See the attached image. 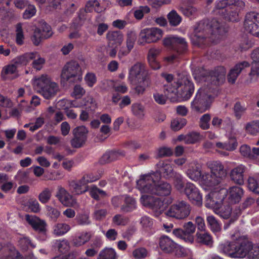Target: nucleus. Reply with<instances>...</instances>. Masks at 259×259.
<instances>
[{
	"mask_svg": "<svg viewBox=\"0 0 259 259\" xmlns=\"http://www.w3.org/2000/svg\"><path fill=\"white\" fill-rule=\"evenodd\" d=\"M227 31L217 19H203L195 26L191 41L193 45L203 49L218 43Z\"/></svg>",
	"mask_w": 259,
	"mask_h": 259,
	"instance_id": "f257e3e1",
	"label": "nucleus"
},
{
	"mask_svg": "<svg viewBox=\"0 0 259 259\" xmlns=\"http://www.w3.org/2000/svg\"><path fill=\"white\" fill-rule=\"evenodd\" d=\"M218 250L232 258H244L247 255L250 258L259 257V246L247 239L220 243Z\"/></svg>",
	"mask_w": 259,
	"mask_h": 259,
	"instance_id": "f03ea898",
	"label": "nucleus"
},
{
	"mask_svg": "<svg viewBox=\"0 0 259 259\" xmlns=\"http://www.w3.org/2000/svg\"><path fill=\"white\" fill-rule=\"evenodd\" d=\"M156 177L152 175H142L137 181V188L141 193H150L159 196H167L171 192L170 184L160 180V176L156 174Z\"/></svg>",
	"mask_w": 259,
	"mask_h": 259,
	"instance_id": "7ed1b4c3",
	"label": "nucleus"
},
{
	"mask_svg": "<svg viewBox=\"0 0 259 259\" xmlns=\"http://www.w3.org/2000/svg\"><path fill=\"white\" fill-rule=\"evenodd\" d=\"M194 84L191 76L187 75H179L176 81L172 84V88L166 90L175 93L178 98L185 101L189 100L194 92Z\"/></svg>",
	"mask_w": 259,
	"mask_h": 259,
	"instance_id": "20e7f679",
	"label": "nucleus"
},
{
	"mask_svg": "<svg viewBox=\"0 0 259 259\" xmlns=\"http://www.w3.org/2000/svg\"><path fill=\"white\" fill-rule=\"evenodd\" d=\"M60 76L62 82L72 83L81 81L82 71L78 62L74 60L67 62L62 68Z\"/></svg>",
	"mask_w": 259,
	"mask_h": 259,
	"instance_id": "39448f33",
	"label": "nucleus"
},
{
	"mask_svg": "<svg viewBox=\"0 0 259 259\" xmlns=\"http://www.w3.org/2000/svg\"><path fill=\"white\" fill-rule=\"evenodd\" d=\"M220 192H210L205 197V206L207 208L220 209V216L224 219H228L232 214V208L229 205L222 207V204L225 198V195H221Z\"/></svg>",
	"mask_w": 259,
	"mask_h": 259,
	"instance_id": "423d86ee",
	"label": "nucleus"
},
{
	"mask_svg": "<svg viewBox=\"0 0 259 259\" xmlns=\"http://www.w3.org/2000/svg\"><path fill=\"white\" fill-rule=\"evenodd\" d=\"M214 94H208L203 89H199L191 103V108L192 111L202 113L208 110L214 99Z\"/></svg>",
	"mask_w": 259,
	"mask_h": 259,
	"instance_id": "0eeeda50",
	"label": "nucleus"
},
{
	"mask_svg": "<svg viewBox=\"0 0 259 259\" xmlns=\"http://www.w3.org/2000/svg\"><path fill=\"white\" fill-rule=\"evenodd\" d=\"M226 70L223 66H217L213 69L206 70L200 74V80L207 82V86L214 85V92H217L218 86L221 84L225 80Z\"/></svg>",
	"mask_w": 259,
	"mask_h": 259,
	"instance_id": "6e6552de",
	"label": "nucleus"
},
{
	"mask_svg": "<svg viewBox=\"0 0 259 259\" xmlns=\"http://www.w3.org/2000/svg\"><path fill=\"white\" fill-rule=\"evenodd\" d=\"M211 173H205L203 177L204 184L209 187L219 185L226 176V171L220 161H213L210 164Z\"/></svg>",
	"mask_w": 259,
	"mask_h": 259,
	"instance_id": "1a4fd4ad",
	"label": "nucleus"
},
{
	"mask_svg": "<svg viewBox=\"0 0 259 259\" xmlns=\"http://www.w3.org/2000/svg\"><path fill=\"white\" fill-rule=\"evenodd\" d=\"M34 85L39 89V92L43 97L47 99L53 97L58 90L57 84L51 82L47 75H44L35 80Z\"/></svg>",
	"mask_w": 259,
	"mask_h": 259,
	"instance_id": "9d476101",
	"label": "nucleus"
},
{
	"mask_svg": "<svg viewBox=\"0 0 259 259\" xmlns=\"http://www.w3.org/2000/svg\"><path fill=\"white\" fill-rule=\"evenodd\" d=\"M162 42L164 47L179 54L185 53L188 50V43L182 37L169 35L163 38Z\"/></svg>",
	"mask_w": 259,
	"mask_h": 259,
	"instance_id": "9b49d317",
	"label": "nucleus"
},
{
	"mask_svg": "<svg viewBox=\"0 0 259 259\" xmlns=\"http://www.w3.org/2000/svg\"><path fill=\"white\" fill-rule=\"evenodd\" d=\"M190 211V205L182 200L170 205L165 213L168 217L181 220L188 217Z\"/></svg>",
	"mask_w": 259,
	"mask_h": 259,
	"instance_id": "f8f14e48",
	"label": "nucleus"
},
{
	"mask_svg": "<svg viewBox=\"0 0 259 259\" xmlns=\"http://www.w3.org/2000/svg\"><path fill=\"white\" fill-rule=\"evenodd\" d=\"M129 74L133 79L141 80L144 86H149L150 80L148 71L145 68L144 64L137 63L130 69Z\"/></svg>",
	"mask_w": 259,
	"mask_h": 259,
	"instance_id": "ddd939ff",
	"label": "nucleus"
},
{
	"mask_svg": "<svg viewBox=\"0 0 259 259\" xmlns=\"http://www.w3.org/2000/svg\"><path fill=\"white\" fill-rule=\"evenodd\" d=\"M25 220L33 230L38 233L39 239L45 240L47 238L46 222L35 215L29 214L25 215Z\"/></svg>",
	"mask_w": 259,
	"mask_h": 259,
	"instance_id": "4468645a",
	"label": "nucleus"
},
{
	"mask_svg": "<svg viewBox=\"0 0 259 259\" xmlns=\"http://www.w3.org/2000/svg\"><path fill=\"white\" fill-rule=\"evenodd\" d=\"M195 229L196 226L192 222H188L184 225V229H175L172 233L186 243L192 244L194 241L193 234Z\"/></svg>",
	"mask_w": 259,
	"mask_h": 259,
	"instance_id": "2eb2a0df",
	"label": "nucleus"
},
{
	"mask_svg": "<svg viewBox=\"0 0 259 259\" xmlns=\"http://www.w3.org/2000/svg\"><path fill=\"white\" fill-rule=\"evenodd\" d=\"M244 26L246 31L259 37V13L255 12L247 13L245 15Z\"/></svg>",
	"mask_w": 259,
	"mask_h": 259,
	"instance_id": "dca6fc26",
	"label": "nucleus"
},
{
	"mask_svg": "<svg viewBox=\"0 0 259 259\" xmlns=\"http://www.w3.org/2000/svg\"><path fill=\"white\" fill-rule=\"evenodd\" d=\"M162 34L163 31L159 28H144L140 33V40L141 43L155 42L162 37Z\"/></svg>",
	"mask_w": 259,
	"mask_h": 259,
	"instance_id": "f3484780",
	"label": "nucleus"
},
{
	"mask_svg": "<svg viewBox=\"0 0 259 259\" xmlns=\"http://www.w3.org/2000/svg\"><path fill=\"white\" fill-rule=\"evenodd\" d=\"M157 169L155 172L146 174L145 175H152L156 177V174H158L160 176V179L163 177L166 179L172 178L175 174L172 165L167 161H160L156 164Z\"/></svg>",
	"mask_w": 259,
	"mask_h": 259,
	"instance_id": "a211bd4d",
	"label": "nucleus"
},
{
	"mask_svg": "<svg viewBox=\"0 0 259 259\" xmlns=\"http://www.w3.org/2000/svg\"><path fill=\"white\" fill-rule=\"evenodd\" d=\"M88 129L84 126H79L73 130V138L71 141L73 148H78L83 146L87 139Z\"/></svg>",
	"mask_w": 259,
	"mask_h": 259,
	"instance_id": "6ab92c4d",
	"label": "nucleus"
},
{
	"mask_svg": "<svg viewBox=\"0 0 259 259\" xmlns=\"http://www.w3.org/2000/svg\"><path fill=\"white\" fill-rule=\"evenodd\" d=\"M236 6L244 7L245 3L240 0H218L215 2V9L222 17L230 8Z\"/></svg>",
	"mask_w": 259,
	"mask_h": 259,
	"instance_id": "aec40b11",
	"label": "nucleus"
},
{
	"mask_svg": "<svg viewBox=\"0 0 259 259\" xmlns=\"http://www.w3.org/2000/svg\"><path fill=\"white\" fill-rule=\"evenodd\" d=\"M185 194L193 203L197 205L202 204V196L196 186L191 182H187L184 188Z\"/></svg>",
	"mask_w": 259,
	"mask_h": 259,
	"instance_id": "412c9836",
	"label": "nucleus"
},
{
	"mask_svg": "<svg viewBox=\"0 0 259 259\" xmlns=\"http://www.w3.org/2000/svg\"><path fill=\"white\" fill-rule=\"evenodd\" d=\"M249 66V63L246 61H243L236 64L234 67L230 69L227 75L228 81L231 84L234 83L240 73Z\"/></svg>",
	"mask_w": 259,
	"mask_h": 259,
	"instance_id": "4be33fe9",
	"label": "nucleus"
},
{
	"mask_svg": "<svg viewBox=\"0 0 259 259\" xmlns=\"http://www.w3.org/2000/svg\"><path fill=\"white\" fill-rule=\"evenodd\" d=\"M141 202L145 206H148L157 212H160L163 206L162 200L158 198H154L148 195L141 197Z\"/></svg>",
	"mask_w": 259,
	"mask_h": 259,
	"instance_id": "5701e85b",
	"label": "nucleus"
},
{
	"mask_svg": "<svg viewBox=\"0 0 259 259\" xmlns=\"http://www.w3.org/2000/svg\"><path fill=\"white\" fill-rule=\"evenodd\" d=\"M226 192L229 203L231 204L239 203L244 194L243 189L239 186L231 187L228 191H225L224 194L225 196Z\"/></svg>",
	"mask_w": 259,
	"mask_h": 259,
	"instance_id": "b1692460",
	"label": "nucleus"
},
{
	"mask_svg": "<svg viewBox=\"0 0 259 259\" xmlns=\"http://www.w3.org/2000/svg\"><path fill=\"white\" fill-rule=\"evenodd\" d=\"M201 169V165L199 163H192L186 171L187 176L194 181L201 180L204 182L203 177L205 174H202Z\"/></svg>",
	"mask_w": 259,
	"mask_h": 259,
	"instance_id": "393cba45",
	"label": "nucleus"
},
{
	"mask_svg": "<svg viewBox=\"0 0 259 259\" xmlns=\"http://www.w3.org/2000/svg\"><path fill=\"white\" fill-rule=\"evenodd\" d=\"M159 245L160 249L165 253H170L175 251L178 244L167 236H162L159 238Z\"/></svg>",
	"mask_w": 259,
	"mask_h": 259,
	"instance_id": "a878e982",
	"label": "nucleus"
},
{
	"mask_svg": "<svg viewBox=\"0 0 259 259\" xmlns=\"http://www.w3.org/2000/svg\"><path fill=\"white\" fill-rule=\"evenodd\" d=\"M109 47H117L123 41V34L120 31H109L106 34Z\"/></svg>",
	"mask_w": 259,
	"mask_h": 259,
	"instance_id": "bb28decb",
	"label": "nucleus"
},
{
	"mask_svg": "<svg viewBox=\"0 0 259 259\" xmlns=\"http://www.w3.org/2000/svg\"><path fill=\"white\" fill-rule=\"evenodd\" d=\"M38 55L36 52L26 53L22 55L18 56L12 60L17 67L19 66H26L33 59H35Z\"/></svg>",
	"mask_w": 259,
	"mask_h": 259,
	"instance_id": "cd10ccee",
	"label": "nucleus"
},
{
	"mask_svg": "<svg viewBox=\"0 0 259 259\" xmlns=\"http://www.w3.org/2000/svg\"><path fill=\"white\" fill-rule=\"evenodd\" d=\"M121 155H124L123 151L118 150L106 151L99 159V163L101 165L110 163L117 160Z\"/></svg>",
	"mask_w": 259,
	"mask_h": 259,
	"instance_id": "c85d7f7f",
	"label": "nucleus"
},
{
	"mask_svg": "<svg viewBox=\"0 0 259 259\" xmlns=\"http://www.w3.org/2000/svg\"><path fill=\"white\" fill-rule=\"evenodd\" d=\"M245 167L240 165L233 168L230 172V178L235 183L239 185L244 184V173Z\"/></svg>",
	"mask_w": 259,
	"mask_h": 259,
	"instance_id": "c756f323",
	"label": "nucleus"
},
{
	"mask_svg": "<svg viewBox=\"0 0 259 259\" xmlns=\"http://www.w3.org/2000/svg\"><path fill=\"white\" fill-rule=\"evenodd\" d=\"M136 38V35L134 33L131 32L127 33L126 41V48L122 47L120 48L118 53L119 57L126 56L130 53L134 48Z\"/></svg>",
	"mask_w": 259,
	"mask_h": 259,
	"instance_id": "7c9ffc66",
	"label": "nucleus"
},
{
	"mask_svg": "<svg viewBox=\"0 0 259 259\" xmlns=\"http://www.w3.org/2000/svg\"><path fill=\"white\" fill-rule=\"evenodd\" d=\"M69 186L72 192L76 195H80L89 191L88 185H85L84 182H81V179L78 181H71Z\"/></svg>",
	"mask_w": 259,
	"mask_h": 259,
	"instance_id": "2f4dec72",
	"label": "nucleus"
},
{
	"mask_svg": "<svg viewBox=\"0 0 259 259\" xmlns=\"http://www.w3.org/2000/svg\"><path fill=\"white\" fill-rule=\"evenodd\" d=\"M203 138V135H201L199 133L192 132L185 135H181L179 136L178 140L183 141L187 144H193L200 141Z\"/></svg>",
	"mask_w": 259,
	"mask_h": 259,
	"instance_id": "473e14b6",
	"label": "nucleus"
},
{
	"mask_svg": "<svg viewBox=\"0 0 259 259\" xmlns=\"http://www.w3.org/2000/svg\"><path fill=\"white\" fill-rule=\"evenodd\" d=\"M136 207V199L130 195H124L122 204L120 206L121 211L124 212H130L135 210Z\"/></svg>",
	"mask_w": 259,
	"mask_h": 259,
	"instance_id": "72a5a7b5",
	"label": "nucleus"
},
{
	"mask_svg": "<svg viewBox=\"0 0 259 259\" xmlns=\"http://www.w3.org/2000/svg\"><path fill=\"white\" fill-rule=\"evenodd\" d=\"M0 259H23L20 253L15 250L9 248L8 247L0 245Z\"/></svg>",
	"mask_w": 259,
	"mask_h": 259,
	"instance_id": "f704fd0d",
	"label": "nucleus"
},
{
	"mask_svg": "<svg viewBox=\"0 0 259 259\" xmlns=\"http://www.w3.org/2000/svg\"><path fill=\"white\" fill-rule=\"evenodd\" d=\"M192 0H182L179 7L181 12L187 17H190L194 15L196 9L195 7L191 6Z\"/></svg>",
	"mask_w": 259,
	"mask_h": 259,
	"instance_id": "c9c22d12",
	"label": "nucleus"
},
{
	"mask_svg": "<svg viewBox=\"0 0 259 259\" xmlns=\"http://www.w3.org/2000/svg\"><path fill=\"white\" fill-rule=\"evenodd\" d=\"M251 58L253 60V63L249 75L257 76L259 75V47L252 51Z\"/></svg>",
	"mask_w": 259,
	"mask_h": 259,
	"instance_id": "e433bc0d",
	"label": "nucleus"
},
{
	"mask_svg": "<svg viewBox=\"0 0 259 259\" xmlns=\"http://www.w3.org/2000/svg\"><path fill=\"white\" fill-rule=\"evenodd\" d=\"M244 7L236 6L234 8H230L223 17L226 20L231 22H237L239 20V13Z\"/></svg>",
	"mask_w": 259,
	"mask_h": 259,
	"instance_id": "4c0bfd02",
	"label": "nucleus"
},
{
	"mask_svg": "<svg viewBox=\"0 0 259 259\" xmlns=\"http://www.w3.org/2000/svg\"><path fill=\"white\" fill-rule=\"evenodd\" d=\"M60 201L65 206L72 204V196L63 188H60L57 195Z\"/></svg>",
	"mask_w": 259,
	"mask_h": 259,
	"instance_id": "58836bf2",
	"label": "nucleus"
},
{
	"mask_svg": "<svg viewBox=\"0 0 259 259\" xmlns=\"http://www.w3.org/2000/svg\"><path fill=\"white\" fill-rule=\"evenodd\" d=\"M132 114L139 119H143L146 113L145 106L141 103H133L131 106Z\"/></svg>",
	"mask_w": 259,
	"mask_h": 259,
	"instance_id": "ea45409f",
	"label": "nucleus"
},
{
	"mask_svg": "<svg viewBox=\"0 0 259 259\" xmlns=\"http://www.w3.org/2000/svg\"><path fill=\"white\" fill-rule=\"evenodd\" d=\"M206 221L208 226L214 233H217L221 230V223L213 215H209L207 216Z\"/></svg>",
	"mask_w": 259,
	"mask_h": 259,
	"instance_id": "a19ab883",
	"label": "nucleus"
},
{
	"mask_svg": "<svg viewBox=\"0 0 259 259\" xmlns=\"http://www.w3.org/2000/svg\"><path fill=\"white\" fill-rule=\"evenodd\" d=\"M53 247L61 253H66L69 249V244L66 240H56L53 243Z\"/></svg>",
	"mask_w": 259,
	"mask_h": 259,
	"instance_id": "79ce46f5",
	"label": "nucleus"
},
{
	"mask_svg": "<svg viewBox=\"0 0 259 259\" xmlns=\"http://www.w3.org/2000/svg\"><path fill=\"white\" fill-rule=\"evenodd\" d=\"M197 240L201 244L209 245L212 244V240L210 235L204 231L197 232L196 233Z\"/></svg>",
	"mask_w": 259,
	"mask_h": 259,
	"instance_id": "37998d69",
	"label": "nucleus"
},
{
	"mask_svg": "<svg viewBox=\"0 0 259 259\" xmlns=\"http://www.w3.org/2000/svg\"><path fill=\"white\" fill-rule=\"evenodd\" d=\"M70 229V227L65 223H57L53 228V233L57 236H61L65 234Z\"/></svg>",
	"mask_w": 259,
	"mask_h": 259,
	"instance_id": "c03bdc74",
	"label": "nucleus"
},
{
	"mask_svg": "<svg viewBox=\"0 0 259 259\" xmlns=\"http://www.w3.org/2000/svg\"><path fill=\"white\" fill-rule=\"evenodd\" d=\"M167 17L169 24L171 26H177L182 22V17L178 14L176 10H171L167 14Z\"/></svg>",
	"mask_w": 259,
	"mask_h": 259,
	"instance_id": "a18cd8bd",
	"label": "nucleus"
},
{
	"mask_svg": "<svg viewBox=\"0 0 259 259\" xmlns=\"http://www.w3.org/2000/svg\"><path fill=\"white\" fill-rule=\"evenodd\" d=\"M115 250L112 248H106L101 250L98 259H117Z\"/></svg>",
	"mask_w": 259,
	"mask_h": 259,
	"instance_id": "49530a36",
	"label": "nucleus"
},
{
	"mask_svg": "<svg viewBox=\"0 0 259 259\" xmlns=\"http://www.w3.org/2000/svg\"><path fill=\"white\" fill-rule=\"evenodd\" d=\"M172 178H173L174 184L176 189L179 191L184 190L185 186L183 177L181 174L176 173Z\"/></svg>",
	"mask_w": 259,
	"mask_h": 259,
	"instance_id": "de8ad7c7",
	"label": "nucleus"
},
{
	"mask_svg": "<svg viewBox=\"0 0 259 259\" xmlns=\"http://www.w3.org/2000/svg\"><path fill=\"white\" fill-rule=\"evenodd\" d=\"M89 193L92 198L96 200H99L101 197H104L106 196V192L100 189L97 186H93L89 190Z\"/></svg>",
	"mask_w": 259,
	"mask_h": 259,
	"instance_id": "09e8293b",
	"label": "nucleus"
},
{
	"mask_svg": "<svg viewBox=\"0 0 259 259\" xmlns=\"http://www.w3.org/2000/svg\"><path fill=\"white\" fill-rule=\"evenodd\" d=\"M150 9L147 6H141L136 9L134 12V17L137 20H141L145 14L150 12Z\"/></svg>",
	"mask_w": 259,
	"mask_h": 259,
	"instance_id": "8fccbe9b",
	"label": "nucleus"
},
{
	"mask_svg": "<svg viewBox=\"0 0 259 259\" xmlns=\"http://www.w3.org/2000/svg\"><path fill=\"white\" fill-rule=\"evenodd\" d=\"M52 197V191L48 188H45L38 195V199L42 204L47 203Z\"/></svg>",
	"mask_w": 259,
	"mask_h": 259,
	"instance_id": "3c124183",
	"label": "nucleus"
},
{
	"mask_svg": "<svg viewBox=\"0 0 259 259\" xmlns=\"http://www.w3.org/2000/svg\"><path fill=\"white\" fill-rule=\"evenodd\" d=\"M187 123V120L182 117H177L171 121V128L174 131H178Z\"/></svg>",
	"mask_w": 259,
	"mask_h": 259,
	"instance_id": "603ef678",
	"label": "nucleus"
},
{
	"mask_svg": "<svg viewBox=\"0 0 259 259\" xmlns=\"http://www.w3.org/2000/svg\"><path fill=\"white\" fill-rule=\"evenodd\" d=\"M90 239L88 233H82L73 239V243L76 246H80L85 244Z\"/></svg>",
	"mask_w": 259,
	"mask_h": 259,
	"instance_id": "864d4df0",
	"label": "nucleus"
},
{
	"mask_svg": "<svg viewBox=\"0 0 259 259\" xmlns=\"http://www.w3.org/2000/svg\"><path fill=\"white\" fill-rule=\"evenodd\" d=\"M24 35L22 30V25L18 23L16 25V43L18 46H22L24 44Z\"/></svg>",
	"mask_w": 259,
	"mask_h": 259,
	"instance_id": "5fc2aeb1",
	"label": "nucleus"
},
{
	"mask_svg": "<svg viewBox=\"0 0 259 259\" xmlns=\"http://www.w3.org/2000/svg\"><path fill=\"white\" fill-rule=\"evenodd\" d=\"M19 245L21 248L25 251L27 250L29 247L32 248L35 247V245L32 242L29 238L26 236L20 238Z\"/></svg>",
	"mask_w": 259,
	"mask_h": 259,
	"instance_id": "6e6d98bb",
	"label": "nucleus"
},
{
	"mask_svg": "<svg viewBox=\"0 0 259 259\" xmlns=\"http://www.w3.org/2000/svg\"><path fill=\"white\" fill-rule=\"evenodd\" d=\"M40 30L44 38L45 39L51 37L53 34L51 27L46 22H42L41 24L40 27L36 28Z\"/></svg>",
	"mask_w": 259,
	"mask_h": 259,
	"instance_id": "4d7b16f0",
	"label": "nucleus"
},
{
	"mask_svg": "<svg viewBox=\"0 0 259 259\" xmlns=\"http://www.w3.org/2000/svg\"><path fill=\"white\" fill-rule=\"evenodd\" d=\"M211 116L210 114L205 113L203 114L199 119V126L203 130H206L210 128V121Z\"/></svg>",
	"mask_w": 259,
	"mask_h": 259,
	"instance_id": "13d9d810",
	"label": "nucleus"
},
{
	"mask_svg": "<svg viewBox=\"0 0 259 259\" xmlns=\"http://www.w3.org/2000/svg\"><path fill=\"white\" fill-rule=\"evenodd\" d=\"M47 216L53 222H56L60 215V211L56 208L48 206L47 207Z\"/></svg>",
	"mask_w": 259,
	"mask_h": 259,
	"instance_id": "bf43d9fd",
	"label": "nucleus"
},
{
	"mask_svg": "<svg viewBox=\"0 0 259 259\" xmlns=\"http://www.w3.org/2000/svg\"><path fill=\"white\" fill-rule=\"evenodd\" d=\"M246 130L251 135H256L259 133V120H254L247 123Z\"/></svg>",
	"mask_w": 259,
	"mask_h": 259,
	"instance_id": "052dcab7",
	"label": "nucleus"
},
{
	"mask_svg": "<svg viewBox=\"0 0 259 259\" xmlns=\"http://www.w3.org/2000/svg\"><path fill=\"white\" fill-rule=\"evenodd\" d=\"M128 222V218L120 214H115L112 218V223L116 226H125Z\"/></svg>",
	"mask_w": 259,
	"mask_h": 259,
	"instance_id": "680f3d73",
	"label": "nucleus"
},
{
	"mask_svg": "<svg viewBox=\"0 0 259 259\" xmlns=\"http://www.w3.org/2000/svg\"><path fill=\"white\" fill-rule=\"evenodd\" d=\"M248 189L255 194H259V183L254 177H249L248 179Z\"/></svg>",
	"mask_w": 259,
	"mask_h": 259,
	"instance_id": "e2e57ef3",
	"label": "nucleus"
},
{
	"mask_svg": "<svg viewBox=\"0 0 259 259\" xmlns=\"http://www.w3.org/2000/svg\"><path fill=\"white\" fill-rule=\"evenodd\" d=\"M27 206L31 211L34 213L39 212L41 209L39 203L34 198H31L28 200Z\"/></svg>",
	"mask_w": 259,
	"mask_h": 259,
	"instance_id": "0e129e2a",
	"label": "nucleus"
},
{
	"mask_svg": "<svg viewBox=\"0 0 259 259\" xmlns=\"http://www.w3.org/2000/svg\"><path fill=\"white\" fill-rule=\"evenodd\" d=\"M42 39L45 38H44L40 30L36 28L34 30L32 35L31 36V40L32 41L33 44L35 46H38Z\"/></svg>",
	"mask_w": 259,
	"mask_h": 259,
	"instance_id": "69168bd1",
	"label": "nucleus"
},
{
	"mask_svg": "<svg viewBox=\"0 0 259 259\" xmlns=\"http://www.w3.org/2000/svg\"><path fill=\"white\" fill-rule=\"evenodd\" d=\"M84 79L85 83L90 88L94 87L97 81L96 74L92 72H88L84 76Z\"/></svg>",
	"mask_w": 259,
	"mask_h": 259,
	"instance_id": "338daca9",
	"label": "nucleus"
},
{
	"mask_svg": "<svg viewBox=\"0 0 259 259\" xmlns=\"http://www.w3.org/2000/svg\"><path fill=\"white\" fill-rule=\"evenodd\" d=\"M17 67L12 62V64L5 66L2 70V75L13 74L17 72Z\"/></svg>",
	"mask_w": 259,
	"mask_h": 259,
	"instance_id": "774afa93",
	"label": "nucleus"
}]
</instances>
